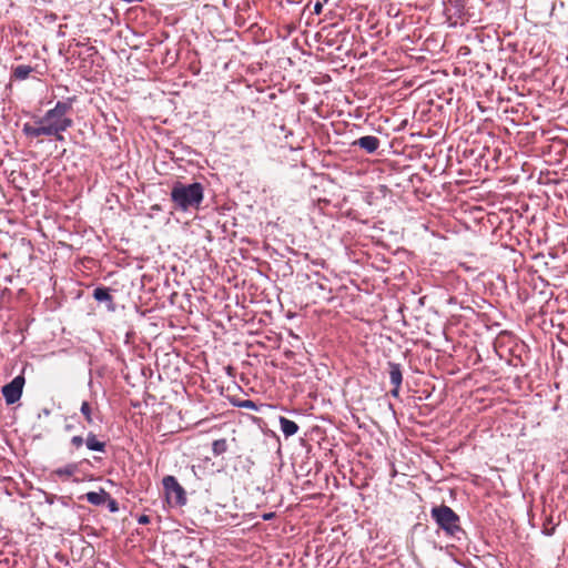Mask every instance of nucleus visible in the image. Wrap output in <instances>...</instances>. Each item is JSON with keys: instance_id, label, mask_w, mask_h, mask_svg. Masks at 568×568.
<instances>
[{"instance_id": "nucleus-1", "label": "nucleus", "mask_w": 568, "mask_h": 568, "mask_svg": "<svg viewBox=\"0 0 568 568\" xmlns=\"http://www.w3.org/2000/svg\"><path fill=\"white\" fill-rule=\"evenodd\" d=\"M75 98H68L64 101H58L54 108L48 110L43 116L36 118L33 123H24L22 132L28 138L51 136L59 131H67L73 125V120L69 116Z\"/></svg>"}, {"instance_id": "nucleus-2", "label": "nucleus", "mask_w": 568, "mask_h": 568, "mask_svg": "<svg viewBox=\"0 0 568 568\" xmlns=\"http://www.w3.org/2000/svg\"><path fill=\"white\" fill-rule=\"evenodd\" d=\"M204 199V187L201 183L194 182L185 184L176 181L172 185L171 201L174 209L187 212L192 209H199Z\"/></svg>"}, {"instance_id": "nucleus-3", "label": "nucleus", "mask_w": 568, "mask_h": 568, "mask_svg": "<svg viewBox=\"0 0 568 568\" xmlns=\"http://www.w3.org/2000/svg\"><path fill=\"white\" fill-rule=\"evenodd\" d=\"M430 516L446 536L459 540V535L465 534L460 527L459 516L449 506L440 505L433 507L430 510Z\"/></svg>"}, {"instance_id": "nucleus-4", "label": "nucleus", "mask_w": 568, "mask_h": 568, "mask_svg": "<svg viewBox=\"0 0 568 568\" xmlns=\"http://www.w3.org/2000/svg\"><path fill=\"white\" fill-rule=\"evenodd\" d=\"M162 485L165 500L171 507H183L186 505V491L174 476H164L162 479Z\"/></svg>"}, {"instance_id": "nucleus-5", "label": "nucleus", "mask_w": 568, "mask_h": 568, "mask_svg": "<svg viewBox=\"0 0 568 568\" xmlns=\"http://www.w3.org/2000/svg\"><path fill=\"white\" fill-rule=\"evenodd\" d=\"M24 382V377L22 375H18L2 387V395L8 405H12L21 398Z\"/></svg>"}, {"instance_id": "nucleus-6", "label": "nucleus", "mask_w": 568, "mask_h": 568, "mask_svg": "<svg viewBox=\"0 0 568 568\" xmlns=\"http://www.w3.org/2000/svg\"><path fill=\"white\" fill-rule=\"evenodd\" d=\"M352 145L353 146H358V148L363 149L368 154H373L379 148L381 141H379L378 138H376L374 135H365V136H362V138L355 140L352 143Z\"/></svg>"}, {"instance_id": "nucleus-7", "label": "nucleus", "mask_w": 568, "mask_h": 568, "mask_svg": "<svg viewBox=\"0 0 568 568\" xmlns=\"http://www.w3.org/2000/svg\"><path fill=\"white\" fill-rule=\"evenodd\" d=\"M110 291L111 290L109 287H104V286L95 287L93 291V297L95 301H98L100 303H105L109 311H114L115 305L113 302V297L110 294Z\"/></svg>"}, {"instance_id": "nucleus-8", "label": "nucleus", "mask_w": 568, "mask_h": 568, "mask_svg": "<svg viewBox=\"0 0 568 568\" xmlns=\"http://www.w3.org/2000/svg\"><path fill=\"white\" fill-rule=\"evenodd\" d=\"M109 497L110 495L101 488L99 491H89L81 498L94 506H101L109 499Z\"/></svg>"}, {"instance_id": "nucleus-9", "label": "nucleus", "mask_w": 568, "mask_h": 568, "mask_svg": "<svg viewBox=\"0 0 568 568\" xmlns=\"http://www.w3.org/2000/svg\"><path fill=\"white\" fill-rule=\"evenodd\" d=\"M388 373L390 384L396 386V388H400L403 382L402 366L398 363L389 362L388 363Z\"/></svg>"}, {"instance_id": "nucleus-10", "label": "nucleus", "mask_w": 568, "mask_h": 568, "mask_svg": "<svg viewBox=\"0 0 568 568\" xmlns=\"http://www.w3.org/2000/svg\"><path fill=\"white\" fill-rule=\"evenodd\" d=\"M280 426L285 437H291L298 432V425L294 420L283 416L280 417Z\"/></svg>"}, {"instance_id": "nucleus-11", "label": "nucleus", "mask_w": 568, "mask_h": 568, "mask_svg": "<svg viewBox=\"0 0 568 568\" xmlns=\"http://www.w3.org/2000/svg\"><path fill=\"white\" fill-rule=\"evenodd\" d=\"M79 469L78 464L70 463L63 467L57 468L53 474L60 478L69 479L72 477Z\"/></svg>"}, {"instance_id": "nucleus-12", "label": "nucleus", "mask_w": 568, "mask_h": 568, "mask_svg": "<svg viewBox=\"0 0 568 568\" xmlns=\"http://www.w3.org/2000/svg\"><path fill=\"white\" fill-rule=\"evenodd\" d=\"M84 443L90 450L105 452V443L100 442L93 433L88 434Z\"/></svg>"}, {"instance_id": "nucleus-13", "label": "nucleus", "mask_w": 568, "mask_h": 568, "mask_svg": "<svg viewBox=\"0 0 568 568\" xmlns=\"http://www.w3.org/2000/svg\"><path fill=\"white\" fill-rule=\"evenodd\" d=\"M33 71V68L26 64H19L12 70V77L16 80L22 81L26 80L30 73Z\"/></svg>"}, {"instance_id": "nucleus-14", "label": "nucleus", "mask_w": 568, "mask_h": 568, "mask_svg": "<svg viewBox=\"0 0 568 568\" xmlns=\"http://www.w3.org/2000/svg\"><path fill=\"white\" fill-rule=\"evenodd\" d=\"M227 449V444L225 439H216L212 444V450L215 456H219L225 453Z\"/></svg>"}, {"instance_id": "nucleus-15", "label": "nucleus", "mask_w": 568, "mask_h": 568, "mask_svg": "<svg viewBox=\"0 0 568 568\" xmlns=\"http://www.w3.org/2000/svg\"><path fill=\"white\" fill-rule=\"evenodd\" d=\"M82 415L89 424H93L92 409L88 402H83L80 408Z\"/></svg>"}, {"instance_id": "nucleus-16", "label": "nucleus", "mask_w": 568, "mask_h": 568, "mask_svg": "<svg viewBox=\"0 0 568 568\" xmlns=\"http://www.w3.org/2000/svg\"><path fill=\"white\" fill-rule=\"evenodd\" d=\"M85 439L82 437V436H73L71 438V444L75 447V448H80L83 444H84Z\"/></svg>"}, {"instance_id": "nucleus-17", "label": "nucleus", "mask_w": 568, "mask_h": 568, "mask_svg": "<svg viewBox=\"0 0 568 568\" xmlns=\"http://www.w3.org/2000/svg\"><path fill=\"white\" fill-rule=\"evenodd\" d=\"M108 501H109L108 503V507H109L111 513H115V511L119 510V506H118V503H116L115 499H112V498L109 497Z\"/></svg>"}, {"instance_id": "nucleus-18", "label": "nucleus", "mask_w": 568, "mask_h": 568, "mask_svg": "<svg viewBox=\"0 0 568 568\" xmlns=\"http://www.w3.org/2000/svg\"><path fill=\"white\" fill-rule=\"evenodd\" d=\"M241 407H244V408H255V404L252 402V400H244L243 403H241L240 405Z\"/></svg>"}, {"instance_id": "nucleus-19", "label": "nucleus", "mask_w": 568, "mask_h": 568, "mask_svg": "<svg viewBox=\"0 0 568 568\" xmlns=\"http://www.w3.org/2000/svg\"><path fill=\"white\" fill-rule=\"evenodd\" d=\"M138 523H139V524H141V525L149 524V523H150V518H149V516H146V515H141V516L138 518Z\"/></svg>"}, {"instance_id": "nucleus-20", "label": "nucleus", "mask_w": 568, "mask_h": 568, "mask_svg": "<svg viewBox=\"0 0 568 568\" xmlns=\"http://www.w3.org/2000/svg\"><path fill=\"white\" fill-rule=\"evenodd\" d=\"M63 132H64V131H59V132H58V133H55V134H51V136H53L57 141L62 142V141H64Z\"/></svg>"}, {"instance_id": "nucleus-21", "label": "nucleus", "mask_w": 568, "mask_h": 568, "mask_svg": "<svg viewBox=\"0 0 568 568\" xmlns=\"http://www.w3.org/2000/svg\"><path fill=\"white\" fill-rule=\"evenodd\" d=\"M322 8H323L322 3L316 2L315 6H314V12L316 14H320L322 12Z\"/></svg>"}, {"instance_id": "nucleus-22", "label": "nucleus", "mask_w": 568, "mask_h": 568, "mask_svg": "<svg viewBox=\"0 0 568 568\" xmlns=\"http://www.w3.org/2000/svg\"><path fill=\"white\" fill-rule=\"evenodd\" d=\"M399 389L400 388H396V386H394V388L390 390L392 396L398 397L399 396Z\"/></svg>"}, {"instance_id": "nucleus-23", "label": "nucleus", "mask_w": 568, "mask_h": 568, "mask_svg": "<svg viewBox=\"0 0 568 568\" xmlns=\"http://www.w3.org/2000/svg\"><path fill=\"white\" fill-rule=\"evenodd\" d=\"M273 516H274V514H273V513L264 514V515H263V519H264V520H270V519H272V518H273Z\"/></svg>"}, {"instance_id": "nucleus-24", "label": "nucleus", "mask_w": 568, "mask_h": 568, "mask_svg": "<svg viewBox=\"0 0 568 568\" xmlns=\"http://www.w3.org/2000/svg\"><path fill=\"white\" fill-rule=\"evenodd\" d=\"M178 568H190V567H187L186 565L180 564V565L178 566Z\"/></svg>"}]
</instances>
